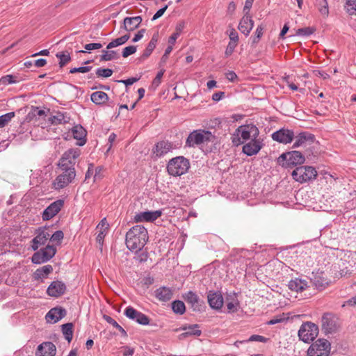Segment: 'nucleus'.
I'll return each mask as SVG.
<instances>
[{
    "label": "nucleus",
    "instance_id": "obj_36",
    "mask_svg": "<svg viewBox=\"0 0 356 356\" xmlns=\"http://www.w3.org/2000/svg\"><path fill=\"white\" fill-rule=\"evenodd\" d=\"M315 6L322 15L326 17L328 15L329 8L327 0H316Z\"/></svg>",
    "mask_w": 356,
    "mask_h": 356
},
{
    "label": "nucleus",
    "instance_id": "obj_15",
    "mask_svg": "<svg viewBox=\"0 0 356 356\" xmlns=\"http://www.w3.org/2000/svg\"><path fill=\"white\" fill-rule=\"evenodd\" d=\"M172 149L173 145L172 143L168 140L159 141L154 145L152 149V157L156 159L163 157Z\"/></svg>",
    "mask_w": 356,
    "mask_h": 356
},
{
    "label": "nucleus",
    "instance_id": "obj_18",
    "mask_svg": "<svg viewBox=\"0 0 356 356\" xmlns=\"http://www.w3.org/2000/svg\"><path fill=\"white\" fill-rule=\"evenodd\" d=\"M66 290V286L65 283L61 281H54L51 283L47 290V293L49 296L52 297H59L63 295Z\"/></svg>",
    "mask_w": 356,
    "mask_h": 356
},
{
    "label": "nucleus",
    "instance_id": "obj_53",
    "mask_svg": "<svg viewBox=\"0 0 356 356\" xmlns=\"http://www.w3.org/2000/svg\"><path fill=\"white\" fill-rule=\"evenodd\" d=\"M236 46H237V43H236L234 42H229L227 47L226 48L225 52V56L227 57L231 56L232 54V53L234 52V49L236 48Z\"/></svg>",
    "mask_w": 356,
    "mask_h": 356
},
{
    "label": "nucleus",
    "instance_id": "obj_54",
    "mask_svg": "<svg viewBox=\"0 0 356 356\" xmlns=\"http://www.w3.org/2000/svg\"><path fill=\"white\" fill-rule=\"evenodd\" d=\"M154 49H155L154 46L148 43L147 47L144 50V51L141 56V58L145 60L147 58H148L151 55V54L152 53V51Z\"/></svg>",
    "mask_w": 356,
    "mask_h": 356
},
{
    "label": "nucleus",
    "instance_id": "obj_41",
    "mask_svg": "<svg viewBox=\"0 0 356 356\" xmlns=\"http://www.w3.org/2000/svg\"><path fill=\"white\" fill-rule=\"evenodd\" d=\"M104 320L108 323L109 324L112 325L113 327H115V328H117L122 335L124 336H126L127 335V332L126 331L124 330L123 327H122L116 321H115L113 318H111V316H107V315H104Z\"/></svg>",
    "mask_w": 356,
    "mask_h": 356
},
{
    "label": "nucleus",
    "instance_id": "obj_9",
    "mask_svg": "<svg viewBox=\"0 0 356 356\" xmlns=\"http://www.w3.org/2000/svg\"><path fill=\"white\" fill-rule=\"evenodd\" d=\"M305 156L298 151H291L282 154L278 158V163L282 165H300L305 162Z\"/></svg>",
    "mask_w": 356,
    "mask_h": 356
},
{
    "label": "nucleus",
    "instance_id": "obj_24",
    "mask_svg": "<svg viewBox=\"0 0 356 356\" xmlns=\"http://www.w3.org/2000/svg\"><path fill=\"white\" fill-rule=\"evenodd\" d=\"M66 315V311L63 308L54 307L51 309L46 315L48 322L55 323Z\"/></svg>",
    "mask_w": 356,
    "mask_h": 356
},
{
    "label": "nucleus",
    "instance_id": "obj_4",
    "mask_svg": "<svg viewBox=\"0 0 356 356\" xmlns=\"http://www.w3.org/2000/svg\"><path fill=\"white\" fill-rule=\"evenodd\" d=\"M190 168L189 161L183 156L171 159L167 165V171L170 175L181 176L187 172Z\"/></svg>",
    "mask_w": 356,
    "mask_h": 356
},
{
    "label": "nucleus",
    "instance_id": "obj_17",
    "mask_svg": "<svg viewBox=\"0 0 356 356\" xmlns=\"http://www.w3.org/2000/svg\"><path fill=\"white\" fill-rule=\"evenodd\" d=\"M64 204L63 200H58L47 207L42 213V219L48 220L54 217L61 209Z\"/></svg>",
    "mask_w": 356,
    "mask_h": 356
},
{
    "label": "nucleus",
    "instance_id": "obj_58",
    "mask_svg": "<svg viewBox=\"0 0 356 356\" xmlns=\"http://www.w3.org/2000/svg\"><path fill=\"white\" fill-rule=\"evenodd\" d=\"M168 8V5H165L164 7L161 8V9H159L153 16L152 20V21H154L157 19H159V17H161L163 14L165 12V10H167V8Z\"/></svg>",
    "mask_w": 356,
    "mask_h": 356
},
{
    "label": "nucleus",
    "instance_id": "obj_44",
    "mask_svg": "<svg viewBox=\"0 0 356 356\" xmlns=\"http://www.w3.org/2000/svg\"><path fill=\"white\" fill-rule=\"evenodd\" d=\"M345 9L349 15H356V0H347Z\"/></svg>",
    "mask_w": 356,
    "mask_h": 356
},
{
    "label": "nucleus",
    "instance_id": "obj_45",
    "mask_svg": "<svg viewBox=\"0 0 356 356\" xmlns=\"http://www.w3.org/2000/svg\"><path fill=\"white\" fill-rule=\"evenodd\" d=\"M15 112H10L0 116V128L7 124L14 117Z\"/></svg>",
    "mask_w": 356,
    "mask_h": 356
},
{
    "label": "nucleus",
    "instance_id": "obj_35",
    "mask_svg": "<svg viewBox=\"0 0 356 356\" xmlns=\"http://www.w3.org/2000/svg\"><path fill=\"white\" fill-rule=\"evenodd\" d=\"M129 38H130V35L129 34H127V35H122L120 38H118L115 40H113L111 42H109L107 44L106 49H111L114 47L120 46V45L124 44L129 39Z\"/></svg>",
    "mask_w": 356,
    "mask_h": 356
},
{
    "label": "nucleus",
    "instance_id": "obj_60",
    "mask_svg": "<svg viewBox=\"0 0 356 356\" xmlns=\"http://www.w3.org/2000/svg\"><path fill=\"white\" fill-rule=\"evenodd\" d=\"M184 28H185L184 21H180L176 25L175 33H178V35H180V34L181 33V32L183 31Z\"/></svg>",
    "mask_w": 356,
    "mask_h": 356
},
{
    "label": "nucleus",
    "instance_id": "obj_32",
    "mask_svg": "<svg viewBox=\"0 0 356 356\" xmlns=\"http://www.w3.org/2000/svg\"><path fill=\"white\" fill-rule=\"evenodd\" d=\"M53 270V267L51 265H46L41 268L37 269L34 273L35 280H42L45 278Z\"/></svg>",
    "mask_w": 356,
    "mask_h": 356
},
{
    "label": "nucleus",
    "instance_id": "obj_50",
    "mask_svg": "<svg viewBox=\"0 0 356 356\" xmlns=\"http://www.w3.org/2000/svg\"><path fill=\"white\" fill-rule=\"evenodd\" d=\"M91 69H92L91 66H82V67H74L70 70V73H71V74H74V73H76V72L86 73V72H88L89 71H90Z\"/></svg>",
    "mask_w": 356,
    "mask_h": 356
},
{
    "label": "nucleus",
    "instance_id": "obj_43",
    "mask_svg": "<svg viewBox=\"0 0 356 356\" xmlns=\"http://www.w3.org/2000/svg\"><path fill=\"white\" fill-rule=\"evenodd\" d=\"M56 57L59 58V65L61 67L69 63L71 60L70 54L65 52L57 53Z\"/></svg>",
    "mask_w": 356,
    "mask_h": 356
},
{
    "label": "nucleus",
    "instance_id": "obj_33",
    "mask_svg": "<svg viewBox=\"0 0 356 356\" xmlns=\"http://www.w3.org/2000/svg\"><path fill=\"white\" fill-rule=\"evenodd\" d=\"M90 98L91 101L95 104H104L108 99V95L102 91L93 92Z\"/></svg>",
    "mask_w": 356,
    "mask_h": 356
},
{
    "label": "nucleus",
    "instance_id": "obj_52",
    "mask_svg": "<svg viewBox=\"0 0 356 356\" xmlns=\"http://www.w3.org/2000/svg\"><path fill=\"white\" fill-rule=\"evenodd\" d=\"M269 341L268 338L264 337L261 335L254 334L252 335L249 339L248 341H259L262 343H266Z\"/></svg>",
    "mask_w": 356,
    "mask_h": 356
},
{
    "label": "nucleus",
    "instance_id": "obj_51",
    "mask_svg": "<svg viewBox=\"0 0 356 356\" xmlns=\"http://www.w3.org/2000/svg\"><path fill=\"white\" fill-rule=\"evenodd\" d=\"M264 27L262 25H259L257 27V29L254 33V38H253V42L257 43L259 42V39L261 38L264 31Z\"/></svg>",
    "mask_w": 356,
    "mask_h": 356
},
{
    "label": "nucleus",
    "instance_id": "obj_7",
    "mask_svg": "<svg viewBox=\"0 0 356 356\" xmlns=\"http://www.w3.org/2000/svg\"><path fill=\"white\" fill-rule=\"evenodd\" d=\"M79 148L69 149L64 152L59 160L58 165L61 170L74 168L76 159L80 156Z\"/></svg>",
    "mask_w": 356,
    "mask_h": 356
},
{
    "label": "nucleus",
    "instance_id": "obj_8",
    "mask_svg": "<svg viewBox=\"0 0 356 356\" xmlns=\"http://www.w3.org/2000/svg\"><path fill=\"white\" fill-rule=\"evenodd\" d=\"M330 353V343L324 339H319L313 343L307 350L308 356H328Z\"/></svg>",
    "mask_w": 356,
    "mask_h": 356
},
{
    "label": "nucleus",
    "instance_id": "obj_34",
    "mask_svg": "<svg viewBox=\"0 0 356 356\" xmlns=\"http://www.w3.org/2000/svg\"><path fill=\"white\" fill-rule=\"evenodd\" d=\"M185 300L191 305L194 310L198 309L199 298L197 295L193 291H188L184 296Z\"/></svg>",
    "mask_w": 356,
    "mask_h": 356
},
{
    "label": "nucleus",
    "instance_id": "obj_6",
    "mask_svg": "<svg viewBox=\"0 0 356 356\" xmlns=\"http://www.w3.org/2000/svg\"><path fill=\"white\" fill-rule=\"evenodd\" d=\"M318 334V327L312 322L302 323L298 330L299 339L305 343H309L314 341Z\"/></svg>",
    "mask_w": 356,
    "mask_h": 356
},
{
    "label": "nucleus",
    "instance_id": "obj_26",
    "mask_svg": "<svg viewBox=\"0 0 356 356\" xmlns=\"http://www.w3.org/2000/svg\"><path fill=\"white\" fill-rule=\"evenodd\" d=\"M154 293L158 300L162 302H167L172 298L173 291L169 287L161 286L157 289Z\"/></svg>",
    "mask_w": 356,
    "mask_h": 356
},
{
    "label": "nucleus",
    "instance_id": "obj_57",
    "mask_svg": "<svg viewBox=\"0 0 356 356\" xmlns=\"http://www.w3.org/2000/svg\"><path fill=\"white\" fill-rule=\"evenodd\" d=\"M229 38L230 41L229 42H234L236 43H238V35L236 31L234 29H232L229 33Z\"/></svg>",
    "mask_w": 356,
    "mask_h": 356
},
{
    "label": "nucleus",
    "instance_id": "obj_47",
    "mask_svg": "<svg viewBox=\"0 0 356 356\" xmlns=\"http://www.w3.org/2000/svg\"><path fill=\"white\" fill-rule=\"evenodd\" d=\"M96 74L99 77L108 78L113 74V70L111 69L105 68H97L96 70Z\"/></svg>",
    "mask_w": 356,
    "mask_h": 356
},
{
    "label": "nucleus",
    "instance_id": "obj_16",
    "mask_svg": "<svg viewBox=\"0 0 356 356\" xmlns=\"http://www.w3.org/2000/svg\"><path fill=\"white\" fill-rule=\"evenodd\" d=\"M271 138L274 141L282 144H289L294 138V133L292 130L288 129H280L272 134Z\"/></svg>",
    "mask_w": 356,
    "mask_h": 356
},
{
    "label": "nucleus",
    "instance_id": "obj_39",
    "mask_svg": "<svg viewBox=\"0 0 356 356\" xmlns=\"http://www.w3.org/2000/svg\"><path fill=\"white\" fill-rule=\"evenodd\" d=\"M52 124H65L70 120V118L62 113H57L56 115L50 118Z\"/></svg>",
    "mask_w": 356,
    "mask_h": 356
},
{
    "label": "nucleus",
    "instance_id": "obj_20",
    "mask_svg": "<svg viewBox=\"0 0 356 356\" xmlns=\"http://www.w3.org/2000/svg\"><path fill=\"white\" fill-rule=\"evenodd\" d=\"M162 214V212L159 210L154 211H144L137 213L134 216V221L138 222H152L159 218Z\"/></svg>",
    "mask_w": 356,
    "mask_h": 356
},
{
    "label": "nucleus",
    "instance_id": "obj_22",
    "mask_svg": "<svg viewBox=\"0 0 356 356\" xmlns=\"http://www.w3.org/2000/svg\"><path fill=\"white\" fill-rule=\"evenodd\" d=\"M56 348L51 342H44L38 346L36 356H54Z\"/></svg>",
    "mask_w": 356,
    "mask_h": 356
},
{
    "label": "nucleus",
    "instance_id": "obj_46",
    "mask_svg": "<svg viewBox=\"0 0 356 356\" xmlns=\"http://www.w3.org/2000/svg\"><path fill=\"white\" fill-rule=\"evenodd\" d=\"M17 82V77L15 76L8 74L2 76L0 79V83L3 85H8L11 83H15Z\"/></svg>",
    "mask_w": 356,
    "mask_h": 356
},
{
    "label": "nucleus",
    "instance_id": "obj_62",
    "mask_svg": "<svg viewBox=\"0 0 356 356\" xmlns=\"http://www.w3.org/2000/svg\"><path fill=\"white\" fill-rule=\"evenodd\" d=\"M145 32V29L140 30L134 37L132 42H136L139 41L144 35V33Z\"/></svg>",
    "mask_w": 356,
    "mask_h": 356
},
{
    "label": "nucleus",
    "instance_id": "obj_3",
    "mask_svg": "<svg viewBox=\"0 0 356 356\" xmlns=\"http://www.w3.org/2000/svg\"><path fill=\"white\" fill-rule=\"evenodd\" d=\"M216 137L209 131L195 130L191 132L186 141V145L188 147H195V145H207L209 143H214Z\"/></svg>",
    "mask_w": 356,
    "mask_h": 356
},
{
    "label": "nucleus",
    "instance_id": "obj_40",
    "mask_svg": "<svg viewBox=\"0 0 356 356\" xmlns=\"http://www.w3.org/2000/svg\"><path fill=\"white\" fill-rule=\"evenodd\" d=\"M172 309L173 312L178 314H183L186 311V307L184 302L181 300H175L172 303Z\"/></svg>",
    "mask_w": 356,
    "mask_h": 356
},
{
    "label": "nucleus",
    "instance_id": "obj_28",
    "mask_svg": "<svg viewBox=\"0 0 356 356\" xmlns=\"http://www.w3.org/2000/svg\"><path fill=\"white\" fill-rule=\"evenodd\" d=\"M72 133L74 138L79 140L77 145L82 146L86 143V131L81 125L74 126L72 129Z\"/></svg>",
    "mask_w": 356,
    "mask_h": 356
},
{
    "label": "nucleus",
    "instance_id": "obj_1",
    "mask_svg": "<svg viewBox=\"0 0 356 356\" xmlns=\"http://www.w3.org/2000/svg\"><path fill=\"white\" fill-rule=\"evenodd\" d=\"M148 240V233L143 225L132 227L126 234L125 243L127 248L132 252L141 250Z\"/></svg>",
    "mask_w": 356,
    "mask_h": 356
},
{
    "label": "nucleus",
    "instance_id": "obj_59",
    "mask_svg": "<svg viewBox=\"0 0 356 356\" xmlns=\"http://www.w3.org/2000/svg\"><path fill=\"white\" fill-rule=\"evenodd\" d=\"M106 236V231L105 229L104 230H99V233L97 236V238H96V241H97V243L99 244V245H102L103 244V241H104V238Z\"/></svg>",
    "mask_w": 356,
    "mask_h": 356
},
{
    "label": "nucleus",
    "instance_id": "obj_49",
    "mask_svg": "<svg viewBox=\"0 0 356 356\" xmlns=\"http://www.w3.org/2000/svg\"><path fill=\"white\" fill-rule=\"evenodd\" d=\"M136 51V46L131 45V46L126 47L125 48L123 49L122 56L124 58H127L129 56L134 54Z\"/></svg>",
    "mask_w": 356,
    "mask_h": 356
},
{
    "label": "nucleus",
    "instance_id": "obj_63",
    "mask_svg": "<svg viewBox=\"0 0 356 356\" xmlns=\"http://www.w3.org/2000/svg\"><path fill=\"white\" fill-rule=\"evenodd\" d=\"M163 75V71H160L159 72H158L156 77L153 80V84L155 85L156 86H158L161 83V80Z\"/></svg>",
    "mask_w": 356,
    "mask_h": 356
},
{
    "label": "nucleus",
    "instance_id": "obj_14",
    "mask_svg": "<svg viewBox=\"0 0 356 356\" xmlns=\"http://www.w3.org/2000/svg\"><path fill=\"white\" fill-rule=\"evenodd\" d=\"M124 314L127 318L133 321H135L138 324L143 325H147L149 324V318L147 317V316L135 309L134 307L131 306L127 307L125 309Z\"/></svg>",
    "mask_w": 356,
    "mask_h": 356
},
{
    "label": "nucleus",
    "instance_id": "obj_11",
    "mask_svg": "<svg viewBox=\"0 0 356 356\" xmlns=\"http://www.w3.org/2000/svg\"><path fill=\"white\" fill-rule=\"evenodd\" d=\"M56 252V249L54 245H47L45 248L33 254L32 262L36 264L47 262L55 255Z\"/></svg>",
    "mask_w": 356,
    "mask_h": 356
},
{
    "label": "nucleus",
    "instance_id": "obj_55",
    "mask_svg": "<svg viewBox=\"0 0 356 356\" xmlns=\"http://www.w3.org/2000/svg\"><path fill=\"white\" fill-rule=\"evenodd\" d=\"M94 172H95V175H94L95 181H96L97 179H102V177H103V167L98 166V167L95 168V169L94 168Z\"/></svg>",
    "mask_w": 356,
    "mask_h": 356
},
{
    "label": "nucleus",
    "instance_id": "obj_13",
    "mask_svg": "<svg viewBox=\"0 0 356 356\" xmlns=\"http://www.w3.org/2000/svg\"><path fill=\"white\" fill-rule=\"evenodd\" d=\"M264 146V140L259 136L252 138L243 147V152L247 156L256 155Z\"/></svg>",
    "mask_w": 356,
    "mask_h": 356
},
{
    "label": "nucleus",
    "instance_id": "obj_64",
    "mask_svg": "<svg viewBox=\"0 0 356 356\" xmlns=\"http://www.w3.org/2000/svg\"><path fill=\"white\" fill-rule=\"evenodd\" d=\"M346 305L351 306V307H355L356 306V296L352 297L350 299L346 301L342 307H345Z\"/></svg>",
    "mask_w": 356,
    "mask_h": 356
},
{
    "label": "nucleus",
    "instance_id": "obj_21",
    "mask_svg": "<svg viewBox=\"0 0 356 356\" xmlns=\"http://www.w3.org/2000/svg\"><path fill=\"white\" fill-rule=\"evenodd\" d=\"M207 299L211 308L219 309L222 307L223 298L220 292L213 291H209Z\"/></svg>",
    "mask_w": 356,
    "mask_h": 356
},
{
    "label": "nucleus",
    "instance_id": "obj_5",
    "mask_svg": "<svg viewBox=\"0 0 356 356\" xmlns=\"http://www.w3.org/2000/svg\"><path fill=\"white\" fill-rule=\"evenodd\" d=\"M316 176L317 172L316 169L312 166L302 165L297 167L292 172L293 178L300 183L315 179Z\"/></svg>",
    "mask_w": 356,
    "mask_h": 356
},
{
    "label": "nucleus",
    "instance_id": "obj_23",
    "mask_svg": "<svg viewBox=\"0 0 356 356\" xmlns=\"http://www.w3.org/2000/svg\"><path fill=\"white\" fill-rule=\"evenodd\" d=\"M314 135L309 132H301L295 138V143L293 145V148H297L305 145L309 142L312 143L314 141Z\"/></svg>",
    "mask_w": 356,
    "mask_h": 356
},
{
    "label": "nucleus",
    "instance_id": "obj_19",
    "mask_svg": "<svg viewBox=\"0 0 356 356\" xmlns=\"http://www.w3.org/2000/svg\"><path fill=\"white\" fill-rule=\"evenodd\" d=\"M254 26V21L249 13H244V16L238 24V30L245 35H248Z\"/></svg>",
    "mask_w": 356,
    "mask_h": 356
},
{
    "label": "nucleus",
    "instance_id": "obj_31",
    "mask_svg": "<svg viewBox=\"0 0 356 356\" xmlns=\"http://www.w3.org/2000/svg\"><path fill=\"white\" fill-rule=\"evenodd\" d=\"M227 307L229 312L237 311L239 302L235 293H230L226 297Z\"/></svg>",
    "mask_w": 356,
    "mask_h": 356
},
{
    "label": "nucleus",
    "instance_id": "obj_30",
    "mask_svg": "<svg viewBox=\"0 0 356 356\" xmlns=\"http://www.w3.org/2000/svg\"><path fill=\"white\" fill-rule=\"evenodd\" d=\"M180 330L184 331V332L181 334V338H185L188 336H200L202 334V332L199 329V325L197 324H193L188 326H184L181 327Z\"/></svg>",
    "mask_w": 356,
    "mask_h": 356
},
{
    "label": "nucleus",
    "instance_id": "obj_61",
    "mask_svg": "<svg viewBox=\"0 0 356 356\" xmlns=\"http://www.w3.org/2000/svg\"><path fill=\"white\" fill-rule=\"evenodd\" d=\"M225 75L226 78L232 82L235 81L238 79L236 74L234 71H229Z\"/></svg>",
    "mask_w": 356,
    "mask_h": 356
},
{
    "label": "nucleus",
    "instance_id": "obj_37",
    "mask_svg": "<svg viewBox=\"0 0 356 356\" xmlns=\"http://www.w3.org/2000/svg\"><path fill=\"white\" fill-rule=\"evenodd\" d=\"M102 54L100 56V61H110L119 58V55L115 51L102 50Z\"/></svg>",
    "mask_w": 356,
    "mask_h": 356
},
{
    "label": "nucleus",
    "instance_id": "obj_29",
    "mask_svg": "<svg viewBox=\"0 0 356 356\" xmlns=\"http://www.w3.org/2000/svg\"><path fill=\"white\" fill-rule=\"evenodd\" d=\"M288 287L290 290L296 292H302L308 287L307 282L305 280L296 278L291 280L289 284Z\"/></svg>",
    "mask_w": 356,
    "mask_h": 356
},
{
    "label": "nucleus",
    "instance_id": "obj_48",
    "mask_svg": "<svg viewBox=\"0 0 356 356\" xmlns=\"http://www.w3.org/2000/svg\"><path fill=\"white\" fill-rule=\"evenodd\" d=\"M63 232L60 230H58L55 232L49 238L53 242L60 243L61 240L63 238Z\"/></svg>",
    "mask_w": 356,
    "mask_h": 356
},
{
    "label": "nucleus",
    "instance_id": "obj_2",
    "mask_svg": "<svg viewBox=\"0 0 356 356\" xmlns=\"http://www.w3.org/2000/svg\"><path fill=\"white\" fill-rule=\"evenodd\" d=\"M259 135L258 128L253 124L241 125L236 130L232 138V143L235 145L243 144L245 141L256 138Z\"/></svg>",
    "mask_w": 356,
    "mask_h": 356
},
{
    "label": "nucleus",
    "instance_id": "obj_10",
    "mask_svg": "<svg viewBox=\"0 0 356 356\" xmlns=\"http://www.w3.org/2000/svg\"><path fill=\"white\" fill-rule=\"evenodd\" d=\"M63 172L58 175L53 182L54 188L60 190L70 184L76 176L74 168L61 170Z\"/></svg>",
    "mask_w": 356,
    "mask_h": 356
},
{
    "label": "nucleus",
    "instance_id": "obj_25",
    "mask_svg": "<svg viewBox=\"0 0 356 356\" xmlns=\"http://www.w3.org/2000/svg\"><path fill=\"white\" fill-rule=\"evenodd\" d=\"M49 237L50 234L46 229L40 231L37 236L32 240L31 247L33 250H36L40 245H44Z\"/></svg>",
    "mask_w": 356,
    "mask_h": 356
},
{
    "label": "nucleus",
    "instance_id": "obj_27",
    "mask_svg": "<svg viewBox=\"0 0 356 356\" xmlns=\"http://www.w3.org/2000/svg\"><path fill=\"white\" fill-rule=\"evenodd\" d=\"M142 17L140 16H136L133 17H125L123 21V28L127 31H131L137 29L142 22Z\"/></svg>",
    "mask_w": 356,
    "mask_h": 356
},
{
    "label": "nucleus",
    "instance_id": "obj_56",
    "mask_svg": "<svg viewBox=\"0 0 356 356\" xmlns=\"http://www.w3.org/2000/svg\"><path fill=\"white\" fill-rule=\"evenodd\" d=\"M102 47V44L101 43H89V44H86L84 46L85 49L87 51L99 49Z\"/></svg>",
    "mask_w": 356,
    "mask_h": 356
},
{
    "label": "nucleus",
    "instance_id": "obj_38",
    "mask_svg": "<svg viewBox=\"0 0 356 356\" xmlns=\"http://www.w3.org/2000/svg\"><path fill=\"white\" fill-rule=\"evenodd\" d=\"M62 332L65 339L70 342L73 337V325L71 323H65L62 325Z\"/></svg>",
    "mask_w": 356,
    "mask_h": 356
},
{
    "label": "nucleus",
    "instance_id": "obj_12",
    "mask_svg": "<svg viewBox=\"0 0 356 356\" xmlns=\"http://www.w3.org/2000/svg\"><path fill=\"white\" fill-rule=\"evenodd\" d=\"M338 318L332 313H325L321 318L322 329L326 333H332L338 328Z\"/></svg>",
    "mask_w": 356,
    "mask_h": 356
},
{
    "label": "nucleus",
    "instance_id": "obj_42",
    "mask_svg": "<svg viewBox=\"0 0 356 356\" xmlns=\"http://www.w3.org/2000/svg\"><path fill=\"white\" fill-rule=\"evenodd\" d=\"M316 29L314 27L308 26L296 30V35L298 36H309L314 33Z\"/></svg>",
    "mask_w": 356,
    "mask_h": 356
}]
</instances>
